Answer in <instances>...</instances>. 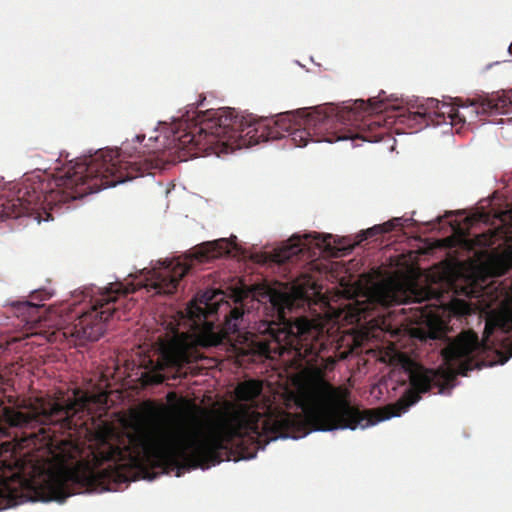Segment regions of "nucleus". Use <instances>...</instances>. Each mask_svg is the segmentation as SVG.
I'll use <instances>...</instances> for the list:
<instances>
[{"mask_svg":"<svg viewBox=\"0 0 512 512\" xmlns=\"http://www.w3.org/2000/svg\"><path fill=\"white\" fill-rule=\"evenodd\" d=\"M180 402L183 403V404H187L184 399H180Z\"/></svg>","mask_w":512,"mask_h":512,"instance_id":"obj_26","label":"nucleus"},{"mask_svg":"<svg viewBox=\"0 0 512 512\" xmlns=\"http://www.w3.org/2000/svg\"><path fill=\"white\" fill-rule=\"evenodd\" d=\"M231 248H236V244L232 245L230 240L220 238L214 241L203 242L195 246L189 251L187 257L190 258L191 261L205 263L230 254Z\"/></svg>","mask_w":512,"mask_h":512,"instance_id":"obj_12","label":"nucleus"},{"mask_svg":"<svg viewBox=\"0 0 512 512\" xmlns=\"http://www.w3.org/2000/svg\"><path fill=\"white\" fill-rule=\"evenodd\" d=\"M492 265L494 273L497 276L505 275L512 267L510 260L504 257L497 258L495 261H493Z\"/></svg>","mask_w":512,"mask_h":512,"instance_id":"obj_19","label":"nucleus"},{"mask_svg":"<svg viewBox=\"0 0 512 512\" xmlns=\"http://www.w3.org/2000/svg\"><path fill=\"white\" fill-rule=\"evenodd\" d=\"M376 316H377V317L384 316V313H380V312H379Z\"/></svg>","mask_w":512,"mask_h":512,"instance_id":"obj_25","label":"nucleus"},{"mask_svg":"<svg viewBox=\"0 0 512 512\" xmlns=\"http://www.w3.org/2000/svg\"><path fill=\"white\" fill-rule=\"evenodd\" d=\"M134 288L124 286L120 282L110 283L109 287L99 289L91 295L90 308L83 312L70 329L71 336L78 340L97 341L104 334L106 323L110 319L125 318L121 309L129 293Z\"/></svg>","mask_w":512,"mask_h":512,"instance_id":"obj_6","label":"nucleus"},{"mask_svg":"<svg viewBox=\"0 0 512 512\" xmlns=\"http://www.w3.org/2000/svg\"><path fill=\"white\" fill-rule=\"evenodd\" d=\"M401 311H402L403 313H406V309H405V308H402V309H401Z\"/></svg>","mask_w":512,"mask_h":512,"instance_id":"obj_27","label":"nucleus"},{"mask_svg":"<svg viewBox=\"0 0 512 512\" xmlns=\"http://www.w3.org/2000/svg\"><path fill=\"white\" fill-rule=\"evenodd\" d=\"M508 51H509V54L512 56V43L510 44Z\"/></svg>","mask_w":512,"mask_h":512,"instance_id":"obj_24","label":"nucleus"},{"mask_svg":"<svg viewBox=\"0 0 512 512\" xmlns=\"http://www.w3.org/2000/svg\"><path fill=\"white\" fill-rule=\"evenodd\" d=\"M96 402L95 394L76 388L54 399H28L21 405L24 410L5 407L3 420L10 427L23 429L20 448L71 445L74 439L91 434V405Z\"/></svg>","mask_w":512,"mask_h":512,"instance_id":"obj_4","label":"nucleus"},{"mask_svg":"<svg viewBox=\"0 0 512 512\" xmlns=\"http://www.w3.org/2000/svg\"><path fill=\"white\" fill-rule=\"evenodd\" d=\"M491 97V94L477 95L473 98H468L465 101L461 98H456L453 103H446L437 99L431 98L427 101L429 111L427 114L431 117L432 121L436 124L446 122L449 119V124L455 125L457 123H465L467 119L470 122L474 121L478 116L496 115L492 111H483L476 113L473 110H479L473 105L478 98Z\"/></svg>","mask_w":512,"mask_h":512,"instance_id":"obj_9","label":"nucleus"},{"mask_svg":"<svg viewBox=\"0 0 512 512\" xmlns=\"http://www.w3.org/2000/svg\"><path fill=\"white\" fill-rule=\"evenodd\" d=\"M135 139H136L137 142L141 143L142 141L145 140V135L144 134H138V135H136Z\"/></svg>","mask_w":512,"mask_h":512,"instance_id":"obj_23","label":"nucleus"},{"mask_svg":"<svg viewBox=\"0 0 512 512\" xmlns=\"http://www.w3.org/2000/svg\"><path fill=\"white\" fill-rule=\"evenodd\" d=\"M400 219L399 218H394L384 224H381V225H375L371 228H368L364 231H362L358 236V241L356 242V244H360L362 243L363 241L369 239V238H374V237H377L379 235H382V234H385V233H388V232H391L392 230H394V228L398 225H400Z\"/></svg>","mask_w":512,"mask_h":512,"instance_id":"obj_17","label":"nucleus"},{"mask_svg":"<svg viewBox=\"0 0 512 512\" xmlns=\"http://www.w3.org/2000/svg\"><path fill=\"white\" fill-rule=\"evenodd\" d=\"M189 267L178 263L170 269L164 268L154 273L150 286L158 294H172L176 291L181 279L188 273Z\"/></svg>","mask_w":512,"mask_h":512,"instance_id":"obj_13","label":"nucleus"},{"mask_svg":"<svg viewBox=\"0 0 512 512\" xmlns=\"http://www.w3.org/2000/svg\"><path fill=\"white\" fill-rule=\"evenodd\" d=\"M331 235L321 236L320 234H306L303 237L294 235L288 240V243L276 249L272 254V260L279 264L286 262H295L301 256L308 254L312 249V241H316L317 248H326L330 246Z\"/></svg>","mask_w":512,"mask_h":512,"instance_id":"obj_11","label":"nucleus"},{"mask_svg":"<svg viewBox=\"0 0 512 512\" xmlns=\"http://www.w3.org/2000/svg\"><path fill=\"white\" fill-rule=\"evenodd\" d=\"M502 238L496 230H488L485 233L478 235L475 239V244L481 247H491L497 243V241Z\"/></svg>","mask_w":512,"mask_h":512,"instance_id":"obj_18","label":"nucleus"},{"mask_svg":"<svg viewBox=\"0 0 512 512\" xmlns=\"http://www.w3.org/2000/svg\"><path fill=\"white\" fill-rule=\"evenodd\" d=\"M406 291L392 279L373 284L364 299L355 303L356 321L367 320L374 311L386 310L407 303Z\"/></svg>","mask_w":512,"mask_h":512,"instance_id":"obj_8","label":"nucleus"},{"mask_svg":"<svg viewBox=\"0 0 512 512\" xmlns=\"http://www.w3.org/2000/svg\"><path fill=\"white\" fill-rule=\"evenodd\" d=\"M382 101L356 100L353 107L318 106L278 114L275 118L255 119L239 115L231 108L189 112L186 119L174 123L171 148L182 152L181 160L202 154H228L236 149L286 136L297 147L310 141L334 143L361 139L381 141L393 124L382 111Z\"/></svg>","mask_w":512,"mask_h":512,"instance_id":"obj_1","label":"nucleus"},{"mask_svg":"<svg viewBox=\"0 0 512 512\" xmlns=\"http://www.w3.org/2000/svg\"><path fill=\"white\" fill-rule=\"evenodd\" d=\"M448 369H426L418 366L410 372L412 390L390 404V417H398L420 400L419 393L437 389L444 393L454 386L458 374L496 364H504L512 356V308L491 311L486 319L482 342L473 331L462 332L441 350Z\"/></svg>","mask_w":512,"mask_h":512,"instance_id":"obj_3","label":"nucleus"},{"mask_svg":"<svg viewBox=\"0 0 512 512\" xmlns=\"http://www.w3.org/2000/svg\"><path fill=\"white\" fill-rule=\"evenodd\" d=\"M473 105L478 109L481 108V110H474L476 113L492 111L496 115L507 114L512 107V89L507 93H492L491 97L478 98Z\"/></svg>","mask_w":512,"mask_h":512,"instance_id":"obj_14","label":"nucleus"},{"mask_svg":"<svg viewBox=\"0 0 512 512\" xmlns=\"http://www.w3.org/2000/svg\"><path fill=\"white\" fill-rule=\"evenodd\" d=\"M263 382L258 379H248L238 383L235 397L238 401L254 404L262 395Z\"/></svg>","mask_w":512,"mask_h":512,"instance_id":"obj_15","label":"nucleus"},{"mask_svg":"<svg viewBox=\"0 0 512 512\" xmlns=\"http://www.w3.org/2000/svg\"><path fill=\"white\" fill-rule=\"evenodd\" d=\"M228 306V303L212 301L206 293L188 304L186 313L199 345L215 347L247 340L244 330L248 320L243 303L236 301V305L226 311Z\"/></svg>","mask_w":512,"mask_h":512,"instance_id":"obj_5","label":"nucleus"},{"mask_svg":"<svg viewBox=\"0 0 512 512\" xmlns=\"http://www.w3.org/2000/svg\"><path fill=\"white\" fill-rule=\"evenodd\" d=\"M145 151L129 154L126 148L100 149L77 159L56 175L32 174L0 193V220L30 216L38 222L53 219L49 210L60 203L82 198L101 189L132 180L159 165Z\"/></svg>","mask_w":512,"mask_h":512,"instance_id":"obj_2","label":"nucleus"},{"mask_svg":"<svg viewBox=\"0 0 512 512\" xmlns=\"http://www.w3.org/2000/svg\"><path fill=\"white\" fill-rule=\"evenodd\" d=\"M176 398H177V396H176V393H174V392H170L167 396V399L169 402L176 400Z\"/></svg>","mask_w":512,"mask_h":512,"instance_id":"obj_22","label":"nucleus"},{"mask_svg":"<svg viewBox=\"0 0 512 512\" xmlns=\"http://www.w3.org/2000/svg\"><path fill=\"white\" fill-rule=\"evenodd\" d=\"M452 310L455 314L460 316L469 315L471 312V306L464 300H455L452 302Z\"/></svg>","mask_w":512,"mask_h":512,"instance_id":"obj_20","label":"nucleus"},{"mask_svg":"<svg viewBox=\"0 0 512 512\" xmlns=\"http://www.w3.org/2000/svg\"><path fill=\"white\" fill-rule=\"evenodd\" d=\"M422 121H424V115L420 112L410 113L407 116L408 123H410V122L421 123Z\"/></svg>","mask_w":512,"mask_h":512,"instance_id":"obj_21","label":"nucleus"},{"mask_svg":"<svg viewBox=\"0 0 512 512\" xmlns=\"http://www.w3.org/2000/svg\"><path fill=\"white\" fill-rule=\"evenodd\" d=\"M418 304L416 307L409 308L411 312H414L409 320L417 324V326L411 328L412 337L424 342L449 340L447 337L449 329L445 320L427 304L422 305L420 302Z\"/></svg>","mask_w":512,"mask_h":512,"instance_id":"obj_10","label":"nucleus"},{"mask_svg":"<svg viewBox=\"0 0 512 512\" xmlns=\"http://www.w3.org/2000/svg\"><path fill=\"white\" fill-rule=\"evenodd\" d=\"M42 308V305L34 304L28 301L19 302L15 305L17 316L22 317L23 321L26 322V325L29 326V329H32L33 326L40 321V311Z\"/></svg>","mask_w":512,"mask_h":512,"instance_id":"obj_16","label":"nucleus"},{"mask_svg":"<svg viewBox=\"0 0 512 512\" xmlns=\"http://www.w3.org/2000/svg\"><path fill=\"white\" fill-rule=\"evenodd\" d=\"M195 359V352L188 343L186 334L172 339L161 348L159 372L155 375L154 382L162 383L170 378H185L190 370L189 364Z\"/></svg>","mask_w":512,"mask_h":512,"instance_id":"obj_7","label":"nucleus"}]
</instances>
